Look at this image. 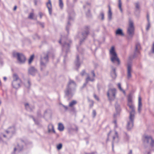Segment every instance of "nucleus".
<instances>
[{
	"label": "nucleus",
	"mask_w": 154,
	"mask_h": 154,
	"mask_svg": "<svg viewBox=\"0 0 154 154\" xmlns=\"http://www.w3.org/2000/svg\"><path fill=\"white\" fill-rule=\"evenodd\" d=\"M128 106L131 111L129 112V116L127 120V129L128 130L131 129L133 127L135 114L134 106L133 104L132 96L131 94L128 95Z\"/></svg>",
	"instance_id": "f257e3e1"
},
{
	"label": "nucleus",
	"mask_w": 154,
	"mask_h": 154,
	"mask_svg": "<svg viewBox=\"0 0 154 154\" xmlns=\"http://www.w3.org/2000/svg\"><path fill=\"white\" fill-rule=\"evenodd\" d=\"M76 87V83L73 81L69 79L65 91V95L69 97H71L74 94Z\"/></svg>",
	"instance_id": "f03ea898"
},
{
	"label": "nucleus",
	"mask_w": 154,
	"mask_h": 154,
	"mask_svg": "<svg viewBox=\"0 0 154 154\" xmlns=\"http://www.w3.org/2000/svg\"><path fill=\"white\" fill-rule=\"evenodd\" d=\"M49 52L43 53L41 55L40 59L41 69L43 70L46 66L49 61L48 56Z\"/></svg>",
	"instance_id": "7ed1b4c3"
},
{
	"label": "nucleus",
	"mask_w": 154,
	"mask_h": 154,
	"mask_svg": "<svg viewBox=\"0 0 154 154\" xmlns=\"http://www.w3.org/2000/svg\"><path fill=\"white\" fill-rule=\"evenodd\" d=\"M109 54L110 60L112 63H114L117 62L118 64H119V59L116 51L114 46H112L111 47L109 50Z\"/></svg>",
	"instance_id": "20e7f679"
},
{
	"label": "nucleus",
	"mask_w": 154,
	"mask_h": 154,
	"mask_svg": "<svg viewBox=\"0 0 154 154\" xmlns=\"http://www.w3.org/2000/svg\"><path fill=\"white\" fill-rule=\"evenodd\" d=\"M134 27L133 21L131 19L129 20L128 26L127 28V33L128 34V38L130 39L133 36L134 34Z\"/></svg>",
	"instance_id": "39448f33"
},
{
	"label": "nucleus",
	"mask_w": 154,
	"mask_h": 154,
	"mask_svg": "<svg viewBox=\"0 0 154 154\" xmlns=\"http://www.w3.org/2000/svg\"><path fill=\"white\" fill-rule=\"evenodd\" d=\"M13 81L12 82V86L14 88L17 89L20 87L22 81L17 75L14 74L13 76Z\"/></svg>",
	"instance_id": "423d86ee"
},
{
	"label": "nucleus",
	"mask_w": 154,
	"mask_h": 154,
	"mask_svg": "<svg viewBox=\"0 0 154 154\" xmlns=\"http://www.w3.org/2000/svg\"><path fill=\"white\" fill-rule=\"evenodd\" d=\"M144 144H148L150 145L151 149L154 151V140L150 136H144L143 139Z\"/></svg>",
	"instance_id": "0eeeda50"
},
{
	"label": "nucleus",
	"mask_w": 154,
	"mask_h": 154,
	"mask_svg": "<svg viewBox=\"0 0 154 154\" xmlns=\"http://www.w3.org/2000/svg\"><path fill=\"white\" fill-rule=\"evenodd\" d=\"M117 91L115 88H109L108 89L107 95L109 100L110 101H114L116 98Z\"/></svg>",
	"instance_id": "6e6552de"
},
{
	"label": "nucleus",
	"mask_w": 154,
	"mask_h": 154,
	"mask_svg": "<svg viewBox=\"0 0 154 154\" xmlns=\"http://www.w3.org/2000/svg\"><path fill=\"white\" fill-rule=\"evenodd\" d=\"M13 55L14 57L17 58L19 63H23L25 62L26 60L25 57L22 54L14 52L13 53Z\"/></svg>",
	"instance_id": "1a4fd4ad"
},
{
	"label": "nucleus",
	"mask_w": 154,
	"mask_h": 154,
	"mask_svg": "<svg viewBox=\"0 0 154 154\" xmlns=\"http://www.w3.org/2000/svg\"><path fill=\"white\" fill-rule=\"evenodd\" d=\"M89 27L86 26L85 28V30L82 33L80 37V42L81 43L86 38L89 34Z\"/></svg>",
	"instance_id": "9d476101"
},
{
	"label": "nucleus",
	"mask_w": 154,
	"mask_h": 154,
	"mask_svg": "<svg viewBox=\"0 0 154 154\" xmlns=\"http://www.w3.org/2000/svg\"><path fill=\"white\" fill-rule=\"evenodd\" d=\"M69 43L67 42H64V44L63 45V55L64 57L65 56L64 55V54L67 53L69 51V48L70 47V45L71 43L72 42L70 40H69Z\"/></svg>",
	"instance_id": "9b49d317"
},
{
	"label": "nucleus",
	"mask_w": 154,
	"mask_h": 154,
	"mask_svg": "<svg viewBox=\"0 0 154 154\" xmlns=\"http://www.w3.org/2000/svg\"><path fill=\"white\" fill-rule=\"evenodd\" d=\"M7 135L3 134V136L4 137H7L9 139L12 136V134L14 132V127H10L6 131Z\"/></svg>",
	"instance_id": "f8f14e48"
},
{
	"label": "nucleus",
	"mask_w": 154,
	"mask_h": 154,
	"mask_svg": "<svg viewBox=\"0 0 154 154\" xmlns=\"http://www.w3.org/2000/svg\"><path fill=\"white\" fill-rule=\"evenodd\" d=\"M69 21L68 22L67 25L66 26V29L67 32H68L69 27L70 25L69 21L73 20L75 16V13L73 11L69 13Z\"/></svg>",
	"instance_id": "ddd939ff"
},
{
	"label": "nucleus",
	"mask_w": 154,
	"mask_h": 154,
	"mask_svg": "<svg viewBox=\"0 0 154 154\" xmlns=\"http://www.w3.org/2000/svg\"><path fill=\"white\" fill-rule=\"evenodd\" d=\"M141 49L140 44L139 43L136 44L135 46V51L133 58L136 57L140 54V51Z\"/></svg>",
	"instance_id": "4468645a"
},
{
	"label": "nucleus",
	"mask_w": 154,
	"mask_h": 154,
	"mask_svg": "<svg viewBox=\"0 0 154 154\" xmlns=\"http://www.w3.org/2000/svg\"><path fill=\"white\" fill-rule=\"evenodd\" d=\"M132 72V65L131 64L128 63L127 66V76L128 79L131 77V73Z\"/></svg>",
	"instance_id": "2eb2a0df"
},
{
	"label": "nucleus",
	"mask_w": 154,
	"mask_h": 154,
	"mask_svg": "<svg viewBox=\"0 0 154 154\" xmlns=\"http://www.w3.org/2000/svg\"><path fill=\"white\" fill-rule=\"evenodd\" d=\"M114 134V135L113 136V140L112 142V150H113L114 144L115 143H117L119 140L118 134L116 131H115L113 132Z\"/></svg>",
	"instance_id": "dca6fc26"
},
{
	"label": "nucleus",
	"mask_w": 154,
	"mask_h": 154,
	"mask_svg": "<svg viewBox=\"0 0 154 154\" xmlns=\"http://www.w3.org/2000/svg\"><path fill=\"white\" fill-rule=\"evenodd\" d=\"M23 149V146L22 144L18 143L17 146L14 148V152L15 154L21 151Z\"/></svg>",
	"instance_id": "f3484780"
},
{
	"label": "nucleus",
	"mask_w": 154,
	"mask_h": 154,
	"mask_svg": "<svg viewBox=\"0 0 154 154\" xmlns=\"http://www.w3.org/2000/svg\"><path fill=\"white\" fill-rule=\"evenodd\" d=\"M82 63V61L80 60L79 56L77 55L76 57V60L75 62V64L76 66L79 67Z\"/></svg>",
	"instance_id": "a211bd4d"
},
{
	"label": "nucleus",
	"mask_w": 154,
	"mask_h": 154,
	"mask_svg": "<svg viewBox=\"0 0 154 154\" xmlns=\"http://www.w3.org/2000/svg\"><path fill=\"white\" fill-rule=\"evenodd\" d=\"M142 106V105L141 102V97L140 96H139L138 97V112L140 113L141 112Z\"/></svg>",
	"instance_id": "6ab92c4d"
},
{
	"label": "nucleus",
	"mask_w": 154,
	"mask_h": 154,
	"mask_svg": "<svg viewBox=\"0 0 154 154\" xmlns=\"http://www.w3.org/2000/svg\"><path fill=\"white\" fill-rule=\"evenodd\" d=\"M28 72L29 74L33 75L37 73V71L34 67H31L29 69Z\"/></svg>",
	"instance_id": "aec40b11"
},
{
	"label": "nucleus",
	"mask_w": 154,
	"mask_h": 154,
	"mask_svg": "<svg viewBox=\"0 0 154 154\" xmlns=\"http://www.w3.org/2000/svg\"><path fill=\"white\" fill-rule=\"evenodd\" d=\"M115 109L116 111V113H115L113 115L114 118L115 119L118 115L120 110V106L118 104L116 103L115 104Z\"/></svg>",
	"instance_id": "412c9836"
},
{
	"label": "nucleus",
	"mask_w": 154,
	"mask_h": 154,
	"mask_svg": "<svg viewBox=\"0 0 154 154\" xmlns=\"http://www.w3.org/2000/svg\"><path fill=\"white\" fill-rule=\"evenodd\" d=\"M46 5L48 9L49 13L51 15L52 13L51 4V0H48V2L47 3Z\"/></svg>",
	"instance_id": "4be33fe9"
},
{
	"label": "nucleus",
	"mask_w": 154,
	"mask_h": 154,
	"mask_svg": "<svg viewBox=\"0 0 154 154\" xmlns=\"http://www.w3.org/2000/svg\"><path fill=\"white\" fill-rule=\"evenodd\" d=\"M48 132L50 133L53 131L54 133H55V131L54 129L53 125L51 124H50L48 126Z\"/></svg>",
	"instance_id": "5701e85b"
},
{
	"label": "nucleus",
	"mask_w": 154,
	"mask_h": 154,
	"mask_svg": "<svg viewBox=\"0 0 154 154\" xmlns=\"http://www.w3.org/2000/svg\"><path fill=\"white\" fill-rule=\"evenodd\" d=\"M111 75L113 79H115L116 78V69L115 68H112V71L111 72Z\"/></svg>",
	"instance_id": "b1692460"
},
{
	"label": "nucleus",
	"mask_w": 154,
	"mask_h": 154,
	"mask_svg": "<svg viewBox=\"0 0 154 154\" xmlns=\"http://www.w3.org/2000/svg\"><path fill=\"white\" fill-rule=\"evenodd\" d=\"M147 18L148 21V24L146 28V29L147 31H148L149 30L150 26V23L149 20V15L148 14H147Z\"/></svg>",
	"instance_id": "393cba45"
},
{
	"label": "nucleus",
	"mask_w": 154,
	"mask_h": 154,
	"mask_svg": "<svg viewBox=\"0 0 154 154\" xmlns=\"http://www.w3.org/2000/svg\"><path fill=\"white\" fill-rule=\"evenodd\" d=\"M116 34L122 36H124V34L122 30L120 29H118L116 30Z\"/></svg>",
	"instance_id": "a878e982"
},
{
	"label": "nucleus",
	"mask_w": 154,
	"mask_h": 154,
	"mask_svg": "<svg viewBox=\"0 0 154 154\" xmlns=\"http://www.w3.org/2000/svg\"><path fill=\"white\" fill-rule=\"evenodd\" d=\"M58 129L60 131H63L64 129L63 125L61 123H59L58 125Z\"/></svg>",
	"instance_id": "bb28decb"
},
{
	"label": "nucleus",
	"mask_w": 154,
	"mask_h": 154,
	"mask_svg": "<svg viewBox=\"0 0 154 154\" xmlns=\"http://www.w3.org/2000/svg\"><path fill=\"white\" fill-rule=\"evenodd\" d=\"M112 13L111 11V8L109 5V12L108 13V17L109 20L112 19Z\"/></svg>",
	"instance_id": "cd10ccee"
},
{
	"label": "nucleus",
	"mask_w": 154,
	"mask_h": 154,
	"mask_svg": "<svg viewBox=\"0 0 154 154\" xmlns=\"http://www.w3.org/2000/svg\"><path fill=\"white\" fill-rule=\"evenodd\" d=\"M77 102L75 100H73L69 103V106L70 107H72L73 106L76 104Z\"/></svg>",
	"instance_id": "c85d7f7f"
},
{
	"label": "nucleus",
	"mask_w": 154,
	"mask_h": 154,
	"mask_svg": "<svg viewBox=\"0 0 154 154\" xmlns=\"http://www.w3.org/2000/svg\"><path fill=\"white\" fill-rule=\"evenodd\" d=\"M94 78H90L89 75H88L86 79V81L87 83H88L89 81L93 82L94 81Z\"/></svg>",
	"instance_id": "c756f323"
},
{
	"label": "nucleus",
	"mask_w": 154,
	"mask_h": 154,
	"mask_svg": "<svg viewBox=\"0 0 154 154\" xmlns=\"http://www.w3.org/2000/svg\"><path fill=\"white\" fill-rule=\"evenodd\" d=\"M122 3L121 0H119L118 7L120 9V11L122 12L123 11L122 9Z\"/></svg>",
	"instance_id": "7c9ffc66"
},
{
	"label": "nucleus",
	"mask_w": 154,
	"mask_h": 154,
	"mask_svg": "<svg viewBox=\"0 0 154 154\" xmlns=\"http://www.w3.org/2000/svg\"><path fill=\"white\" fill-rule=\"evenodd\" d=\"M59 6L61 9H63V4L62 0H59Z\"/></svg>",
	"instance_id": "2f4dec72"
},
{
	"label": "nucleus",
	"mask_w": 154,
	"mask_h": 154,
	"mask_svg": "<svg viewBox=\"0 0 154 154\" xmlns=\"http://www.w3.org/2000/svg\"><path fill=\"white\" fill-rule=\"evenodd\" d=\"M24 105L26 109L27 110L29 111L31 110V109L30 108L29 104L28 103H25Z\"/></svg>",
	"instance_id": "473e14b6"
},
{
	"label": "nucleus",
	"mask_w": 154,
	"mask_h": 154,
	"mask_svg": "<svg viewBox=\"0 0 154 154\" xmlns=\"http://www.w3.org/2000/svg\"><path fill=\"white\" fill-rule=\"evenodd\" d=\"M25 85L26 87L29 88L30 86V82L29 80H28L25 83Z\"/></svg>",
	"instance_id": "72a5a7b5"
},
{
	"label": "nucleus",
	"mask_w": 154,
	"mask_h": 154,
	"mask_svg": "<svg viewBox=\"0 0 154 154\" xmlns=\"http://www.w3.org/2000/svg\"><path fill=\"white\" fill-rule=\"evenodd\" d=\"M99 18L100 19L102 20L104 19V14L103 12H101L99 16Z\"/></svg>",
	"instance_id": "f704fd0d"
},
{
	"label": "nucleus",
	"mask_w": 154,
	"mask_h": 154,
	"mask_svg": "<svg viewBox=\"0 0 154 154\" xmlns=\"http://www.w3.org/2000/svg\"><path fill=\"white\" fill-rule=\"evenodd\" d=\"M118 86L120 91H122L124 94L125 93V91L121 87V85L120 83H119L118 84Z\"/></svg>",
	"instance_id": "c9c22d12"
},
{
	"label": "nucleus",
	"mask_w": 154,
	"mask_h": 154,
	"mask_svg": "<svg viewBox=\"0 0 154 154\" xmlns=\"http://www.w3.org/2000/svg\"><path fill=\"white\" fill-rule=\"evenodd\" d=\"M34 57V55H32L31 56L29 60V63L30 64L33 60Z\"/></svg>",
	"instance_id": "e433bc0d"
},
{
	"label": "nucleus",
	"mask_w": 154,
	"mask_h": 154,
	"mask_svg": "<svg viewBox=\"0 0 154 154\" xmlns=\"http://www.w3.org/2000/svg\"><path fill=\"white\" fill-rule=\"evenodd\" d=\"M136 8L137 10L140 9V5L138 2H136L135 4Z\"/></svg>",
	"instance_id": "4c0bfd02"
},
{
	"label": "nucleus",
	"mask_w": 154,
	"mask_h": 154,
	"mask_svg": "<svg viewBox=\"0 0 154 154\" xmlns=\"http://www.w3.org/2000/svg\"><path fill=\"white\" fill-rule=\"evenodd\" d=\"M34 15V14L33 13H30L28 16V18L31 19H33Z\"/></svg>",
	"instance_id": "58836bf2"
},
{
	"label": "nucleus",
	"mask_w": 154,
	"mask_h": 154,
	"mask_svg": "<svg viewBox=\"0 0 154 154\" xmlns=\"http://www.w3.org/2000/svg\"><path fill=\"white\" fill-rule=\"evenodd\" d=\"M62 144L61 143H60L57 146V149L58 150H60L62 148Z\"/></svg>",
	"instance_id": "ea45409f"
},
{
	"label": "nucleus",
	"mask_w": 154,
	"mask_h": 154,
	"mask_svg": "<svg viewBox=\"0 0 154 154\" xmlns=\"http://www.w3.org/2000/svg\"><path fill=\"white\" fill-rule=\"evenodd\" d=\"M37 23L39 25H40L42 27V28H44V24L43 23H41L40 22H37Z\"/></svg>",
	"instance_id": "a19ab883"
},
{
	"label": "nucleus",
	"mask_w": 154,
	"mask_h": 154,
	"mask_svg": "<svg viewBox=\"0 0 154 154\" xmlns=\"http://www.w3.org/2000/svg\"><path fill=\"white\" fill-rule=\"evenodd\" d=\"M151 52L152 53H154V42L153 43L151 48Z\"/></svg>",
	"instance_id": "79ce46f5"
},
{
	"label": "nucleus",
	"mask_w": 154,
	"mask_h": 154,
	"mask_svg": "<svg viewBox=\"0 0 154 154\" xmlns=\"http://www.w3.org/2000/svg\"><path fill=\"white\" fill-rule=\"evenodd\" d=\"M33 38L34 39H39V36L37 35H35L33 36Z\"/></svg>",
	"instance_id": "37998d69"
},
{
	"label": "nucleus",
	"mask_w": 154,
	"mask_h": 154,
	"mask_svg": "<svg viewBox=\"0 0 154 154\" xmlns=\"http://www.w3.org/2000/svg\"><path fill=\"white\" fill-rule=\"evenodd\" d=\"M92 114H93V117H95V116H96V111H95V110H93V111Z\"/></svg>",
	"instance_id": "c03bdc74"
},
{
	"label": "nucleus",
	"mask_w": 154,
	"mask_h": 154,
	"mask_svg": "<svg viewBox=\"0 0 154 154\" xmlns=\"http://www.w3.org/2000/svg\"><path fill=\"white\" fill-rule=\"evenodd\" d=\"M113 122L115 124V127L116 128L117 127V122L116 120V119H114Z\"/></svg>",
	"instance_id": "a18cd8bd"
},
{
	"label": "nucleus",
	"mask_w": 154,
	"mask_h": 154,
	"mask_svg": "<svg viewBox=\"0 0 154 154\" xmlns=\"http://www.w3.org/2000/svg\"><path fill=\"white\" fill-rule=\"evenodd\" d=\"M38 14L40 16V19H41L42 18V16L43 15V14L41 12H39V13Z\"/></svg>",
	"instance_id": "49530a36"
},
{
	"label": "nucleus",
	"mask_w": 154,
	"mask_h": 154,
	"mask_svg": "<svg viewBox=\"0 0 154 154\" xmlns=\"http://www.w3.org/2000/svg\"><path fill=\"white\" fill-rule=\"evenodd\" d=\"M94 97L98 101L99 100V98L96 95V94H94Z\"/></svg>",
	"instance_id": "de8ad7c7"
},
{
	"label": "nucleus",
	"mask_w": 154,
	"mask_h": 154,
	"mask_svg": "<svg viewBox=\"0 0 154 154\" xmlns=\"http://www.w3.org/2000/svg\"><path fill=\"white\" fill-rule=\"evenodd\" d=\"M85 73V71L84 70H83L81 73V75L82 76H83Z\"/></svg>",
	"instance_id": "09e8293b"
},
{
	"label": "nucleus",
	"mask_w": 154,
	"mask_h": 154,
	"mask_svg": "<svg viewBox=\"0 0 154 154\" xmlns=\"http://www.w3.org/2000/svg\"><path fill=\"white\" fill-rule=\"evenodd\" d=\"M91 73L93 75V77H94L95 76V74L94 73V70H92L91 72Z\"/></svg>",
	"instance_id": "8fccbe9b"
},
{
	"label": "nucleus",
	"mask_w": 154,
	"mask_h": 154,
	"mask_svg": "<svg viewBox=\"0 0 154 154\" xmlns=\"http://www.w3.org/2000/svg\"><path fill=\"white\" fill-rule=\"evenodd\" d=\"M88 83H87L86 82H85V83L84 84L83 86L82 87V88H84V87H85L86 85H87Z\"/></svg>",
	"instance_id": "3c124183"
},
{
	"label": "nucleus",
	"mask_w": 154,
	"mask_h": 154,
	"mask_svg": "<svg viewBox=\"0 0 154 154\" xmlns=\"http://www.w3.org/2000/svg\"><path fill=\"white\" fill-rule=\"evenodd\" d=\"M86 14L87 16H90V11L89 10L88 11V12Z\"/></svg>",
	"instance_id": "603ef678"
},
{
	"label": "nucleus",
	"mask_w": 154,
	"mask_h": 154,
	"mask_svg": "<svg viewBox=\"0 0 154 154\" xmlns=\"http://www.w3.org/2000/svg\"><path fill=\"white\" fill-rule=\"evenodd\" d=\"M17 6H15L14 8V9H13V10L14 11H15L16 10L17 8Z\"/></svg>",
	"instance_id": "864d4df0"
},
{
	"label": "nucleus",
	"mask_w": 154,
	"mask_h": 154,
	"mask_svg": "<svg viewBox=\"0 0 154 154\" xmlns=\"http://www.w3.org/2000/svg\"><path fill=\"white\" fill-rule=\"evenodd\" d=\"M63 106L66 110H67L68 109V107L67 106L64 105H63Z\"/></svg>",
	"instance_id": "5fc2aeb1"
},
{
	"label": "nucleus",
	"mask_w": 154,
	"mask_h": 154,
	"mask_svg": "<svg viewBox=\"0 0 154 154\" xmlns=\"http://www.w3.org/2000/svg\"><path fill=\"white\" fill-rule=\"evenodd\" d=\"M90 5V4L89 3H87L86 4V5L85 6H84V8H85V6H87L88 5Z\"/></svg>",
	"instance_id": "6e6d98bb"
},
{
	"label": "nucleus",
	"mask_w": 154,
	"mask_h": 154,
	"mask_svg": "<svg viewBox=\"0 0 154 154\" xmlns=\"http://www.w3.org/2000/svg\"><path fill=\"white\" fill-rule=\"evenodd\" d=\"M95 153L94 152H92L89 153H85V154H94Z\"/></svg>",
	"instance_id": "4d7b16f0"
},
{
	"label": "nucleus",
	"mask_w": 154,
	"mask_h": 154,
	"mask_svg": "<svg viewBox=\"0 0 154 154\" xmlns=\"http://www.w3.org/2000/svg\"><path fill=\"white\" fill-rule=\"evenodd\" d=\"M50 111L49 110H47L45 111V114L46 113H47L48 112H49Z\"/></svg>",
	"instance_id": "13d9d810"
},
{
	"label": "nucleus",
	"mask_w": 154,
	"mask_h": 154,
	"mask_svg": "<svg viewBox=\"0 0 154 154\" xmlns=\"http://www.w3.org/2000/svg\"><path fill=\"white\" fill-rule=\"evenodd\" d=\"M3 79L5 81H6L7 80V78L6 77H4L3 78Z\"/></svg>",
	"instance_id": "bf43d9fd"
},
{
	"label": "nucleus",
	"mask_w": 154,
	"mask_h": 154,
	"mask_svg": "<svg viewBox=\"0 0 154 154\" xmlns=\"http://www.w3.org/2000/svg\"><path fill=\"white\" fill-rule=\"evenodd\" d=\"M132 151L131 150H130V152H129V153H128V154H132Z\"/></svg>",
	"instance_id": "052dcab7"
},
{
	"label": "nucleus",
	"mask_w": 154,
	"mask_h": 154,
	"mask_svg": "<svg viewBox=\"0 0 154 154\" xmlns=\"http://www.w3.org/2000/svg\"><path fill=\"white\" fill-rule=\"evenodd\" d=\"M61 40L60 39L59 42L60 43V44H61Z\"/></svg>",
	"instance_id": "680f3d73"
},
{
	"label": "nucleus",
	"mask_w": 154,
	"mask_h": 154,
	"mask_svg": "<svg viewBox=\"0 0 154 154\" xmlns=\"http://www.w3.org/2000/svg\"><path fill=\"white\" fill-rule=\"evenodd\" d=\"M33 120H34V121L35 122V123H36V122H35V119L34 118H33Z\"/></svg>",
	"instance_id": "e2e57ef3"
},
{
	"label": "nucleus",
	"mask_w": 154,
	"mask_h": 154,
	"mask_svg": "<svg viewBox=\"0 0 154 154\" xmlns=\"http://www.w3.org/2000/svg\"><path fill=\"white\" fill-rule=\"evenodd\" d=\"M147 154H150V152H147Z\"/></svg>",
	"instance_id": "0e129e2a"
},
{
	"label": "nucleus",
	"mask_w": 154,
	"mask_h": 154,
	"mask_svg": "<svg viewBox=\"0 0 154 154\" xmlns=\"http://www.w3.org/2000/svg\"><path fill=\"white\" fill-rule=\"evenodd\" d=\"M110 132H110V133L109 134H108V136H109V134H110Z\"/></svg>",
	"instance_id": "69168bd1"
},
{
	"label": "nucleus",
	"mask_w": 154,
	"mask_h": 154,
	"mask_svg": "<svg viewBox=\"0 0 154 154\" xmlns=\"http://www.w3.org/2000/svg\"><path fill=\"white\" fill-rule=\"evenodd\" d=\"M64 61H65V59H64Z\"/></svg>",
	"instance_id": "338daca9"
}]
</instances>
